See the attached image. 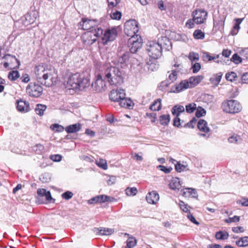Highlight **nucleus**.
I'll list each match as a JSON object with an SVG mask.
<instances>
[{"label": "nucleus", "mask_w": 248, "mask_h": 248, "mask_svg": "<svg viewBox=\"0 0 248 248\" xmlns=\"http://www.w3.org/2000/svg\"><path fill=\"white\" fill-rule=\"evenodd\" d=\"M172 162L174 163V162H176V164H175V170L179 172H180L183 171L187 170H188V165L186 162L183 161L182 163L181 162H177L175 159H172Z\"/></svg>", "instance_id": "nucleus-20"}, {"label": "nucleus", "mask_w": 248, "mask_h": 248, "mask_svg": "<svg viewBox=\"0 0 248 248\" xmlns=\"http://www.w3.org/2000/svg\"><path fill=\"white\" fill-rule=\"evenodd\" d=\"M222 108L224 111L230 113H238L242 109V106L239 102L234 100L223 102Z\"/></svg>", "instance_id": "nucleus-6"}, {"label": "nucleus", "mask_w": 248, "mask_h": 248, "mask_svg": "<svg viewBox=\"0 0 248 248\" xmlns=\"http://www.w3.org/2000/svg\"><path fill=\"white\" fill-rule=\"evenodd\" d=\"M242 57H241L237 53H235L232 55L231 60L235 64H239L242 62Z\"/></svg>", "instance_id": "nucleus-47"}, {"label": "nucleus", "mask_w": 248, "mask_h": 248, "mask_svg": "<svg viewBox=\"0 0 248 248\" xmlns=\"http://www.w3.org/2000/svg\"><path fill=\"white\" fill-rule=\"evenodd\" d=\"M130 57V53L126 52L123 54V55L119 58V62L121 63H125L129 60Z\"/></svg>", "instance_id": "nucleus-44"}, {"label": "nucleus", "mask_w": 248, "mask_h": 248, "mask_svg": "<svg viewBox=\"0 0 248 248\" xmlns=\"http://www.w3.org/2000/svg\"><path fill=\"white\" fill-rule=\"evenodd\" d=\"M38 16V13L35 11L30 12L25 15L21 18L22 23L27 26L34 22Z\"/></svg>", "instance_id": "nucleus-14"}, {"label": "nucleus", "mask_w": 248, "mask_h": 248, "mask_svg": "<svg viewBox=\"0 0 248 248\" xmlns=\"http://www.w3.org/2000/svg\"><path fill=\"white\" fill-rule=\"evenodd\" d=\"M240 220V217L234 216L233 217H229L227 219H226L225 221L226 223H230L232 222H239Z\"/></svg>", "instance_id": "nucleus-54"}, {"label": "nucleus", "mask_w": 248, "mask_h": 248, "mask_svg": "<svg viewBox=\"0 0 248 248\" xmlns=\"http://www.w3.org/2000/svg\"><path fill=\"white\" fill-rule=\"evenodd\" d=\"M197 108V105L194 103H189L186 106V112L188 113L193 112Z\"/></svg>", "instance_id": "nucleus-41"}, {"label": "nucleus", "mask_w": 248, "mask_h": 248, "mask_svg": "<svg viewBox=\"0 0 248 248\" xmlns=\"http://www.w3.org/2000/svg\"><path fill=\"white\" fill-rule=\"evenodd\" d=\"M188 58L192 62L198 61L199 60V55L197 53L191 52L189 54Z\"/></svg>", "instance_id": "nucleus-50"}, {"label": "nucleus", "mask_w": 248, "mask_h": 248, "mask_svg": "<svg viewBox=\"0 0 248 248\" xmlns=\"http://www.w3.org/2000/svg\"><path fill=\"white\" fill-rule=\"evenodd\" d=\"M197 126L198 129L202 132L204 133H207L209 132L210 129L207 126V123L204 120H200L198 123Z\"/></svg>", "instance_id": "nucleus-27"}, {"label": "nucleus", "mask_w": 248, "mask_h": 248, "mask_svg": "<svg viewBox=\"0 0 248 248\" xmlns=\"http://www.w3.org/2000/svg\"><path fill=\"white\" fill-rule=\"evenodd\" d=\"M146 199L149 203L154 204L159 201V196L156 191H152L147 194Z\"/></svg>", "instance_id": "nucleus-18"}, {"label": "nucleus", "mask_w": 248, "mask_h": 248, "mask_svg": "<svg viewBox=\"0 0 248 248\" xmlns=\"http://www.w3.org/2000/svg\"><path fill=\"white\" fill-rule=\"evenodd\" d=\"M196 116L197 117H201L204 116L206 114V110L201 107H198L196 108Z\"/></svg>", "instance_id": "nucleus-46"}, {"label": "nucleus", "mask_w": 248, "mask_h": 248, "mask_svg": "<svg viewBox=\"0 0 248 248\" xmlns=\"http://www.w3.org/2000/svg\"><path fill=\"white\" fill-rule=\"evenodd\" d=\"M232 231L234 232L239 233V232H243L245 231L244 228L240 226L235 227L232 228Z\"/></svg>", "instance_id": "nucleus-64"}, {"label": "nucleus", "mask_w": 248, "mask_h": 248, "mask_svg": "<svg viewBox=\"0 0 248 248\" xmlns=\"http://www.w3.org/2000/svg\"><path fill=\"white\" fill-rule=\"evenodd\" d=\"M161 44L155 41H149L146 45V50L149 56L152 59H157L162 55Z\"/></svg>", "instance_id": "nucleus-5"}, {"label": "nucleus", "mask_w": 248, "mask_h": 248, "mask_svg": "<svg viewBox=\"0 0 248 248\" xmlns=\"http://www.w3.org/2000/svg\"><path fill=\"white\" fill-rule=\"evenodd\" d=\"M108 2V8H114L118 4L121 0H107Z\"/></svg>", "instance_id": "nucleus-52"}, {"label": "nucleus", "mask_w": 248, "mask_h": 248, "mask_svg": "<svg viewBox=\"0 0 248 248\" xmlns=\"http://www.w3.org/2000/svg\"><path fill=\"white\" fill-rule=\"evenodd\" d=\"M98 197L99 202L100 203L105 202H113L115 201V199L114 198L105 195H98Z\"/></svg>", "instance_id": "nucleus-39"}, {"label": "nucleus", "mask_w": 248, "mask_h": 248, "mask_svg": "<svg viewBox=\"0 0 248 248\" xmlns=\"http://www.w3.org/2000/svg\"><path fill=\"white\" fill-rule=\"evenodd\" d=\"M187 217L188 218V219L192 223H194L196 225H199V222H198L195 218L194 217L190 214V212H189L188 213V214L187 215Z\"/></svg>", "instance_id": "nucleus-62"}, {"label": "nucleus", "mask_w": 248, "mask_h": 248, "mask_svg": "<svg viewBox=\"0 0 248 248\" xmlns=\"http://www.w3.org/2000/svg\"><path fill=\"white\" fill-rule=\"evenodd\" d=\"M229 234L225 231H219L216 233V238L218 240H226L229 237Z\"/></svg>", "instance_id": "nucleus-36"}, {"label": "nucleus", "mask_w": 248, "mask_h": 248, "mask_svg": "<svg viewBox=\"0 0 248 248\" xmlns=\"http://www.w3.org/2000/svg\"><path fill=\"white\" fill-rule=\"evenodd\" d=\"M158 42L159 44H161L162 48L163 47H165V46H166V48L169 49V46H170V47H171V43L167 37H161V38L158 39Z\"/></svg>", "instance_id": "nucleus-32"}, {"label": "nucleus", "mask_w": 248, "mask_h": 248, "mask_svg": "<svg viewBox=\"0 0 248 248\" xmlns=\"http://www.w3.org/2000/svg\"><path fill=\"white\" fill-rule=\"evenodd\" d=\"M122 98L119 102V104L121 107L130 108L133 106L132 101L130 99L125 97V95Z\"/></svg>", "instance_id": "nucleus-22"}, {"label": "nucleus", "mask_w": 248, "mask_h": 248, "mask_svg": "<svg viewBox=\"0 0 248 248\" xmlns=\"http://www.w3.org/2000/svg\"><path fill=\"white\" fill-rule=\"evenodd\" d=\"M93 89L97 92H102L106 89L105 81L102 79L101 75H98L95 81L92 84Z\"/></svg>", "instance_id": "nucleus-13"}, {"label": "nucleus", "mask_w": 248, "mask_h": 248, "mask_svg": "<svg viewBox=\"0 0 248 248\" xmlns=\"http://www.w3.org/2000/svg\"><path fill=\"white\" fill-rule=\"evenodd\" d=\"M73 196V193L70 191H67L62 194V197L66 200H69L71 199Z\"/></svg>", "instance_id": "nucleus-53"}, {"label": "nucleus", "mask_w": 248, "mask_h": 248, "mask_svg": "<svg viewBox=\"0 0 248 248\" xmlns=\"http://www.w3.org/2000/svg\"><path fill=\"white\" fill-rule=\"evenodd\" d=\"M46 106L42 104H37L35 109V111L37 114L42 116L44 114V112L46 110Z\"/></svg>", "instance_id": "nucleus-38"}, {"label": "nucleus", "mask_w": 248, "mask_h": 248, "mask_svg": "<svg viewBox=\"0 0 248 248\" xmlns=\"http://www.w3.org/2000/svg\"><path fill=\"white\" fill-rule=\"evenodd\" d=\"M94 232H96L97 233H99L100 235H110L114 232V230L112 229L106 228H99L94 229Z\"/></svg>", "instance_id": "nucleus-24"}, {"label": "nucleus", "mask_w": 248, "mask_h": 248, "mask_svg": "<svg viewBox=\"0 0 248 248\" xmlns=\"http://www.w3.org/2000/svg\"><path fill=\"white\" fill-rule=\"evenodd\" d=\"M181 187V181L178 178H173L170 183V187L173 190L179 189Z\"/></svg>", "instance_id": "nucleus-29"}, {"label": "nucleus", "mask_w": 248, "mask_h": 248, "mask_svg": "<svg viewBox=\"0 0 248 248\" xmlns=\"http://www.w3.org/2000/svg\"><path fill=\"white\" fill-rule=\"evenodd\" d=\"M89 79L77 73L71 75L67 81L66 88L68 89L82 90L90 86Z\"/></svg>", "instance_id": "nucleus-2"}, {"label": "nucleus", "mask_w": 248, "mask_h": 248, "mask_svg": "<svg viewBox=\"0 0 248 248\" xmlns=\"http://www.w3.org/2000/svg\"><path fill=\"white\" fill-rule=\"evenodd\" d=\"M26 92L30 96L38 97L43 92V88L38 84L31 82L26 88Z\"/></svg>", "instance_id": "nucleus-9"}, {"label": "nucleus", "mask_w": 248, "mask_h": 248, "mask_svg": "<svg viewBox=\"0 0 248 248\" xmlns=\"http://www.w3.org/2000/svg\"><path fill=\"white\" fill-rule=\"evenodd\" d=\"M50 158L55 162H60L62 158V156L60 155H53L50 156Z\"/></svg>", "instance_id": "nucleus-60"}, {"label": "nucleus", "mask_w": 248, "mask_h": 248, "mask_svg": "<svg viewBox=\"0 0 248 248\" xmlns=\"http://www.w3.org/2000/svg\"><path fill=\"white\" fill-rule=\"evenodd\" d=\"M222 75L223 74L221 72L213 75L210 78L211 84L214 86H217L221 80Z\"/></svg>", "instance_id": "nucleus-26"}, {"label": "nucleus", "mask_w": 248, "mask_h": 248, "mask_svg": "<svg viewBox=\"0 0 248 248\" xmlns=\"http://www.w3.org/2000/svg\"><path fill=\"white\" fill-rule=\"evenodd\" d=\"M173 66L174 67H176V69L172 70V72L171 74H170L169 76L168 80L170 81L169 83H166L165 85L166 86H168L169 84H170L171 82H173L174 81H175L177 79V73L180 71V70L182 69L183 66L181 64L176 63H175Z\"/></svg>", "instance_id": "nucleus-17"}, {"label": "nucleus", "mask_w": 248, "mask_h": 248, "mask_svg": "<svg viewBox=\"0 0 248 248\" xmlns=\"http://www.w3.org/2000/svg\"><path fill=\"white\" fill-rule=\"evenodd\" d=\"M97 165L98 166L105 170H107L108 168L106 161L103 159H100L99 161L97 163Z\"/></svg>", "instance_id": "nucleus-56"}, {"label": "nucleus", "mask_w": 248, "mask_h": 248, "mask_svg": "<svg viewBox=\"0 0 248 248\" xmlns=\"http://www.w3.org/2000/svg\"><path fill=\"white\" fill-rule=\"evenodd\" d=\"M185 111V108L184 106L181 105H175L174 106L171 110L172 114L174 116H179L181 113Z\"/></svg>", "instance_id": "nucleus-30"}, {"label": "nucleus", "mask_w": 248, "mask_h": 248, "mask_svg": "<svg viewBox=\"0 0 248 248\" xmlns=\"http://www.w3.org/2000/svg\"><path fill=\"white\" fill-rule=\"evenodd\" d=\"M19 74L18 71L16 70H13L10 71L8 74V78L11 81H15L19 78Z\"/></svg>", "instance_id": "nucleus-40"}, {"label": "nucleus", "mask_w": 248, "mask_h": 248, "mask_svg": "<svg viewBox=\"0 0 248 248\" xmlns=\"http://www.w3.org/2000/svg\"><path fill=\"white\" fill-rule=\"evenodd\" d=\"M50 128L53 131H54L57 132H62L64 129V128L63 126H62V125H60L59 124H52L50 126Z\"/></svg>", "instance_id": "nucleus-45"}, {"label": "nucleus", "mask_w": 248, "mask_h": 248, "mask_svg": "<svg viewBox=\"0 0 248 248\" xmlns=\"http://www.w3.org/2000/svg\"><path fill=\"white\" fill-rule=\"evenodd\" d=\"M243 19L244 18H235L234 19V23L232 29L231 31V34L232 35H235L238 33L240 28V25L243 21Z\"/></svg>", "instance_id": "nucleus-21"}, {"label": "nucleus", "mask_w": 248, "mask_h": 248, "mask_svg": "<svg viewBox=\"0 0 248 248\" xmlns=\"http://www.w3.org/2000/svg\"><path fill=\"white\" fill-rule=\"evenodd\" d=\"M103 30L100 27H97L85 32L82 36V40L84 45L90 46L96 42L97 38L103 35Z\"/></svg>", "instance_id": "nucleus-4"}, {"label": "nucleus", "mask_w": 248, "mask_h": 248, "mask_svg": "<svg viewBox=\"0 0 248 248\" xmlns=\"http://www.w3.org/2000/svg\"><path fill=\"white\" fill-rule=\"evenodd\" d=\"M128 45L131 53H136L142 45V40L141 36L136 35L131 37L128 39Z\"/></svg>", "instance_id": "nucleus-8"}, {"label": "nucleus", "mask_w": 248, "mask_h": 248, "mask_svg": "<svg viewBox=\"0 0 248 248\" xmlns=\"http://www.w3.org/2000/svg\"><path fill=\"white\" fill-rule=\"evenodd\" d=\"M80 129L81 124L77 123L66 126L65 130L67 133H73L78 131Z\"/></svg>", "instance_id": "nucleus-25"}, {"label": "nucleus", "mask_w": 248, "mask_h": 248, "mask_svg": "<svg viewBox=\"0 0 248 248\" xmlns=\"http://www.w3.org/2000/svg\"><path fill=\"white\" fill-rule=\"evenodd\" d=\"M159 121L161 124L167 125L170 121V116L169 114L162 115L159 117Z\"/></svg>", "instance_id": "nucleus-37"}, {"label": "nucleus", "mask_w": 248, "mask_h": 248, "mask_svg": "<svg viewBox=\"0 0 248 248\" xmlns=\"http://www.w3.org/2000/svg\"><path fill=\"white\" fill-rule=\"evenodd\" d=\"M17 109L20 112H28L30 110V105L28 102L23 100L17 101Z\"/></svg>", "instance_id": "nucleus-19"}, {"label": "nucleus", "mask_w": 248, "mask_h": 248, "mask_svg": "<svg viewBox=\"0 0 248 248\" xmlns=\"http://www.w3.org/2000/svg\"><path fill=\"white\" fill-rule=\"evenodd\" d=\"M239 53L243 59L248 60V48L242 49Z\"/></svg>", "instance_id": "nucleus-59"}, {"label": "nucleus", "mask_w": 248, "mask_h": 248, "mask_svg": "<svg viewBox=\"0 0 248 248\" xmlns=\"http://www.w3.org/2000/svg\"><path fill=\"white\" fill-rule=\"evenodd\" d=\"M183 196L186 197L191 196L193 198H197L198 194L195 189L186 188L183 192Z\"/></svg>", "instance_id": "nucleus-28"}, {"label": "nucleus", "mask_w": 248, "mask_h": 248, "mask_svg": "<svg viewBox=\"0 0 248 248\" xmlns=\"http://www.w3.org/2000/svg\"><path fill=\"white\" fill-rule=\"evenodd\" d=\"M201 68V66L200 63L196 62L192 66L191 69L193 73H198Z\"/></svg>", "instance_id": "nucleus-58"}, {"label": "nucleus", "mask_w": 248, "mask_h": 248, "mask_svg": "<svg viewBox=\"0 0 248 248\" xmlns=\"http://www.w3.org/2000/svg\"><path fill=\"white\" fill-rule=\"evenodd\" d=\"M124 95H125L124 90L119 89L116 90H112L109 94V97L111 101L119 102L122 99V97H124Z\"/></svg>", "instance_id": "nucleus-15"}, {"label": "nucleus", "mask_w": 248, "mask_h": 248, "mask_svg": "<svg viewBox=\"0 0 248 248\" xmlns=\"http://www.w3.org/2000/svg\"><path fill=\"white\" fill-rule=\"evenodd\" d=\"M236 244L240 247H244L248 246V236H244L239 238L236 242Z\"/></svg>", "instance_id": "nucleus-35"}, {"label": "nucleus", "mask_w": 248, "mask_h": 248, "mask_svg": "<svg viewBox=\"0 0 248 248\" xmlns=\"http://www.w3.org/2000/svg\"><path fill=\"white\" fill-rule=\"evenodd\" d=\"M225 77L227 80L233 81L235 80V78L237 77V75L235 72H231L227 73L226 74Z\"/></svg>", "instance_id": "nucleus-48"}, {"label": "nucleus", "mask_w": 248, "mask_h": 248, "mask_svg": "<svg viewBox=\"0 0 248 248\" xmlns=\"http://www.w3.org/2000/svg\"><path fill=\"white\" fill-rule=\"evenodd\" d=\"M242 140L241 137L237 134H233L228 138V141L231 143L238 144Z\"/></svg>", "instance_id": "nucleus-34"}, {"label": "nucleus", "mask_w": 248, "mask_h": 248, "mask_svg": "<svg viewBox=\"0 0 248 248\" xmlns=\"http://www.w3.org/2000/svg\"><path fill=\"white\" fill-rule=\"evenodd\" d=\"M203 77L202 76H197L190 78L189 80L190 81L192 88L197 85L203 79Z\"/></svg>", "instance_id": "nucleus-31"}, {"label": "nucleus", "mask_w": 248, "mask_h": 248, "mask_svg": "<svg viewBox=\"0 0 248 248\" xmlns=\"http://www.w3.org/2000/svg\"><path fill=\"white\" fill-rule=\"evenodd\" d=\"M108 14L110 15V17L112 19L119 20L122 16L121 13L113 9V8H108Z\"/></svg>", "instance_id": "nucleus-23"}, {"label": "nucleus", "mask_w": 248, "mask_h": 248, "mask_svg": "<svg viewBox=\"0 0 248 248\" xmlns=\"http://www.w3.org/2000/svg\"><path fill=\"white\" fill-rule=\"evenodd\" d=\"M161 100L157 99L154 101V102L151 105L150 108L153 111L159 110L161 108Z\"/></svg>", "instance_id": "nucleus-33"}, {"label": "nucleus", "mask_w": 248, "mask_h": 248, "mask_svg": "<svg viewBox=\"0 0 248 248\" xmlns=\"http://www.w3.org/2000/svg\"><path fill=\"white\" fill-rule=\"evenodd\" d=\"M207 12L203 9H196L192 14V16L194 19L195 23L201 24L206 20L207 16Z\"/></svg>", "instance_id": "nucleus-10"}, {"label": "nucleus", "mask_w": 248, "mask_h": 248, "mask_svg": "<svg viewBox=\"0 0 248 248\" xmlns=\"http://www.w3.org/2000/svg\"><path fill=\"white\" fill-rule=\"evenodd\" d=\"M137 243L136 240L134 237H129L126 241V246L132 248L134 247Z\"/></svg>", "instance_id": "nucleus-49"}, {"label": "nucleus", "mask_w": 248, "mask_h": 248, "mask_svg": "<svg viewBox=\"0 0 248 248\" xmlns=\"http://www.w3.org/2000/svg\"><path fill=\"white\" fill-rule=\"evenodd\" d=\"M179 207L184 212L189 213L188 206L187 204H186L183 201H180L179 203Z\"/></svg>", "instance_id": "nucleus-51"}, {"label": "nucleus", "mask_w": 248, "mask_h": 248, "mask_svg": "<svg viewBox=\"0 0 248 248\" xmlns=\"http://www.w3.org/2000/svg\"><path fill=\"white\" fill-rule=\"evenodd\" d=\"M204 36V33L200 30H196L193 33V36L196 39H202Z\"/></svg>", "instance_id": "nucleus-43"}, {"label": "nucleus", "mask_w": 248, "mask_h": 248, "mask_svg": "<svg viewBox=\"0 0 248 248\" xmlns=\"http://www.w3.org/2000/svg\"><path fill=\"white\" fill-rule=\"evenodd\" d=\"M191 88L192 85H191L189 79L188 80H184L182 81L178 85H176L175 86L173 87L171 89V92L177 93L184 90Z\"/></svg>", "instance_id": "nucleus-16"}, {"label": "nucleus", "mask_w": 248, "mask_h": 248, "mask_svg": "<svg viewBox=\"0 0 248 248\" xmlns=\"http://www.w3.org/2000/svg\"><path fill=\"white\" fill-rule=\"evenodd\" d=\"M126 194L128 196H135L138 190L135 187H127L125 190Z\"/></svg>", "instance_id": "nucleus-42"}, {"label": "nucleus", "mask_w": 248, "mask_h": 248, "mask_svg": "<svg viewBox=\"0 0 248 248\" xmlns=\"http://www.w3.org/2000/svg\"><path fill=\"white\" fill-rule=\"evenodd\" d=\"M157 168L159 169L160 170L163 171L165 173H169L172 170V168L171 167H170L169 168H167L163 165L158 166Z\"/></svg>", "instance_id": "nucleus-57"}, {"label": "nucleus", "mask_w": 248, "mask_h": 248, "mask_svg": "<svg viewBox=\"0 0 248 248\" xmlns=\"http://www.w3.org/2000/svg\"><path fill=\"white\" fill-rule=\"evenodd\" d=\"M117 36V31L115 28L108 29L105 31L102 37V43L104 45H107L108 42L113 41Z\"/></svg>", "instance_id": "nucleus-11"}, {"label": "nucleus", "mask_w": 248, "mask_h": 248, "mask_svg": "<svg viewBox=\"0 0 248 248\" xmlns=\"http://www.w3.org/2000/svg\"><path fill=\"white\" fill-rule=\"evenodd\" d=\"M98 24L99 21L96 19L82 18L79 23V26L83 30H89L94 28Z\"/></svg>", "instance_id": "nucleus-12"}, {"label": "nucleus", "mask_w": 248, "mask_h": 248, "mask_svg": "<svg viewBox=\"0 0 248 248\" xmlns=\"http://www.w3.org/2000/svg\"><path fill=\"white\" fill-rule=\"evenodd\" d=\"M195 20L192 17V19H188L186 22V26L189 29L193 28L195 25Z\"/></svg>", "instance_id": "nucleus-61"}, {"label": "nucleus", "mask_w": 248, "mask_h": 248, "mask_svg": "<svg viewBox=\"0 0 248 248\" xmlns=\"http://www.w3.org/2000/svg\"><path fill=\"white\" fill-rule=\"evenodd\" d=\"M22 82L24 83H28L30 80V78L28 74H24L20 78Z\"/></svg>", "instance_id": "nucleus-63"}, {"label": "nucleus", "mask_w": 248, "mask_h": 248, "mask_svg": "<svg viewBox=\"0 0 248 248\" xmlns=\"http://www.w3.org/2000/svg\"><path fill=\"white\" fill-rule=\"evenodd\" d=\"M139 30L138 23L135 19L128 20L124 24V32L127 36L138 35L137 33Z\"/></svg>", "instance_id": "nucleus-7"}, {"label": "nucleus", "mask_w": 248, "mask_h": 248, "mask_svg": "<svg viewBox=\"0 0 248 248\" xmlns=\"http://www.w3.org/2000/svg\"><path fill=\"white\" fill-rule=\"evenodd\" d=\"M224 22H225V19H221L219 20L214 21V26H217L218 27V29H223L224 26Z\"/></svg>", "instance_id": "nucleus-55"}, {"label": "nucleus", "mask_w": 248, "mask_h": 248, "mask_svg": "<svg viewBox=\"0 0 248 248\" xmlns=\"http://www.w3.org/2000/svg\"><path fill=\"white\" fill-rule=\"evenodd\" d=\"M105 78L111 85L117 86L123 82L122 73L116 67H108L105 71Z\"/></svg>", "instance_id": "nucleus-3"}, {"label": "nucleus", "mask_w": 248, "mask_h": 248, "mask_svg": "<svg viewBox=\"0 0 248 248\" xmlns=\"http://www.w3.org/2000/svg\"><path fill=\"white\" fill-rule=\"evenodd\" d=\"M35 74L37 81L46 86L51 87L57 82V74L51 67L37 66L35 68Z\"/></svg>", "instance_id": "nucleus-1"}]
</instances>
